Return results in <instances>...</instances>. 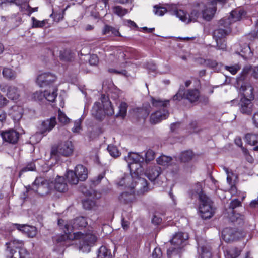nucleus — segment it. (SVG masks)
I'll return each mask as SVG.
<instances>
[{"instance_id":"obj_1","label":"nucleus","mask_w":258,"mask_h":258,"mask_svg":"<svg viewBox=\"0 0 258 258\" xmlns=\"http://www.w3.org/2000/svg\"><path fill=\"white\" fill-rule=\"evenodd\" d=\"M138 165L139 167H136L133 174H124L117 182L118 186H124L125 189L131 190V193L124 192L119 196L118 199L121 203L130 204L135 200V193L138 195H143L150 190L147 180L139 177V174L141 175L142 171L140 164Z\"/></svg>"},{"instance_id":"obj_2","label":"nucleus","mask_w":258,"mask_h":258,"mask_svg":"<svg viewBox=\"0 0 258 258\" xmlns=\"http://www.w3.org/2000/svg\"><path fill=\"white\" fill-rule=\"evenodd\" d=\"M59 192H64L67 190V185L65 179L62 176H57L55 182L46 179L42 177H37L31 186L27 187V192L30 193L31 191L43 196L48 194L52 188Z\"/></svg>"},{"instance_id":"obj_3","label":"nucleus","mask_w":258,"mask_h":258,"mask_svg":"<svg viewBox=\"0 0 258 258\" xmlns=\"http://www.w3.org/2000/svg\"><path fill=\"white\" fill-rule=\"evenodd\" d=\"M253 88L249 85H242L239 89L240 93L242 94L240 101L233 100L231 101L232 105L238 104L239 111L245 115H250L252 113L254 105L251 100L254 98Z\"/></svg>"},{"instance_id":"obj_4","label":"nucleus","mask_w":258,"mask_h":258,"mask_svg":"<svg viewBox=\"0 0 258 258\" xmlns=\"http://www.w3.org/2000/svg\"><path fill=\"white\" fill-rule=\"evenodd\" d=\"M101 99V102H96L91 110L92 115L98 120H101L105 115L114 114V109L111 102L108 100V97L102 94Z\"/></svg>"},{"instance_id":"obj_5","label":"nucleus","mask_w":258,"mask_h":258,"mask_svg":"<svg viewBox=\"0 0 258 258\" xmlns=\"http://www.w3.org/2000/svg\"><path fill=\"white\" fill-rule=\"evenodd\" d=\"M151 102L153 106L158 110L151 114L150 116L151 123L156 124L168 117L169 113L166 107L169 103V100H162L159 99H155L152 97Z\"/></svg>"},{"instance_id":"obj_6","label":"nucleus","mask_w":258,"mask_h":258,"mask_svg":"<svg viewBox=\"0 0 258 258\" xmlns=\"http://www.w3.org/2000/svg\"><path fill=\"white\" fill-rule=\"evenodd\" d=\"M188 238L187 233L178 232L176 233L170 240L171 246L167 251L169 258H180L179 253L183 243Z\"/></svg>"},{"instance_id":"obj_7","label":"nucleus","mask_w":258,"mask_h":258,"mask_svg":"<svg viewBox=\"0 0 258 258\" xmlns=\"http://www.w3.org/2000/svg\"><path fill=\"white\" fill-rule=\"evenodd\" d=\"M74 238L79 239V248L84 252H89L91 247L94 245L97 241V237L91 230L85 233L77 232L74 233Z\"/></svg>"},{"instance_id":"obj_8","label":"nucleus","mask_w":258,"mask_h":258,"mask_svg":"<svg viewBox=\"0 0 258 258\" xmlns=\"http://www.w3.org/2000/svg\"><path fill=\"white\" fill-rule=\"evenodd\" d=\"M58 225L66 233H71L75 230L85 227L87 225V222L85 217L80 216L66 222L62 219H59Z\"/></svg>"},{"instance_id":"obj_9","label":"nucleus","mask_w":258,"mask_h":258,"mask_svg":"<svg viewBox=\"0 0 258 258\" xmlns=\"http://www.w3.org/2000/svg\"><path fill=\"white\" fill-rule=\"evenodd\" d=\"M199 197L200 201L199 211L201 217L205 219L210 218L215 213L213 202L203 192L199 193Z\"/></svg>"},{"instance_id":"obj_10","label":"nucleus","mask_w":258,"mask_h":258,"mask_svg":"<svg viewBox=\"0 0 258 258\" xmlns=\"http://www.w3.org/2000/svg\"><path fill=\"white\" fill-rule=\"evenodd\" d=\"M73 150L74 148L72 142L66 141L60 144L57 147L53 148L51 151V155L68 157L72 154Z\"/></svg>"},{"instance_id":"obj_11","label":"nucleus","mask_w":258,"mask_h":258,"mask_svg":"<svg viewBox=\"0 0 258 258\" xmlns=\"http://www.w3.org/2000/svg\"><path fill=\"white\" fill-rule=\"evenodd\" d=\"M227 35V31L223 28L216 29L213 32V38L217 43V48L225 50L226 48L225 37Z\"/></svg>"},{"instance_id":"obj_12","label":"nucleus","mask_w":258,"mask_h":258,"mask_svg":"<svg viewBox=\"0 0 258 258\" xmlns=\"http://www.w3.org/2000/svg\"><path fill=\"white\" fill-rule=\"evenodd\" d=\"M244 13L243 11H232L230 13L231 18L221 19L219 22V26H223L225 28H228L232 22L240 20Z\"/></svg>"},{"instance_id":"obj_13","label":"nucleus","mask_w":258,"mask_h":258,"mask_svg":"<svg viewBox=\"0 0 258 258\" xmlns=\"http://www.w3.org/2000/svg\"><path fill=\"white\" fill-rule=\"evenodd\" d=\"M223 239L226 242H230L239 239L241 234L237 231L231 228H226L222 231Z\"/></svg>"},{"instance_id":"obj_14","label":"nucleus","mask_w":258,"mask_h":258,"mask_svg":"<svg viewBox=\"0 0 258 258\" xmlns=\"http://www.w3.org/2000/svg\"><path fill=\"white\" fill-rule=\"evenodd\" d=\"M56 80V77L50 73H44L39 75L36 82L38 85L43 87L49 85Z\"/></svg>"},{"instance_id":"obj_15","label":"nucleus","mask_w":258,"mask_h":258,"mask_svg":"<svg viewBox=\"0 0 258 258\" xmlns=\"http://www.w3.org/2000/svg\"><path fill=\"white\" fill-rule=\"evenodd\" d=\"M13 226L15 227L19 231L25 233L28 237L33 238L37 234V228L27 224H13Z\"/></svg>"},{"instance_id":"obj_16","label":"nucleus","mask_w":258,"mask_h":258,"mask_svg":"<svg viewBox=\"0 0 258 258\" xmlns=\"http://www.w3.org/2000/svg\"><path fill=\"white\" fill-rule=\"evenodd\" d=\"M197 9H194L190 14L187 16L186 13L183 11H180L177 13L179 16V19L185 23H189L191 22H195L200 16V13L198 8Z\"/></svg>"},{"instance_id":"obj_17","label":"nucleus","mask_w":258,"mask_h":258,"mask_svg":"<svg viewBox=\"0 0 258 258\" xmlns=\"http://www.w3.org/2000/svg\"><path fill=\"white\" fill-rule=\"evenodd\" d=\"M90 198H88L83 201V206L87 210L93 209L96 206V202L93 199H98L101 197V194L96 191H92L89 193Z\"/></svg>"},{"instance_id":"obj_18","label":"nucleus","mask_w":258,"mask_h":258,"mask_svg":"<svg viewBox=\"0 0 258 258\" xmlns=\"http://www.w3.org/2000/svg\"><path fill=\"white\" fill-rule=\"evenodd\" d=\"M18 132L14 130H9L3 132L1 136L3 140L11 144H15L19 139Z\"/></svg>"},{"instance_id":"obj_19","label":"nucleus","mask_w":258,"mask_h":258,"mask_svg":"<svg viewBox=\"0 0 258 258\" xmlns=\"http://www.w3.org/2000/svg\"><path fill=\"white\" fill-rule=\"evenodd\" d=\"M124 160L128 163V166L130 169L131 174H133L132 171H133V165L134 164H137L141 160H143V157H141L139 154L135 152L128 153L127 156L124 157Z\"/></svg>"},{"instance_id":"obj_20","label":"nucleus","mask_w":258,"mask_h":258,"mask_svg":"<svg viewBox=\"0 0 258 258\" xmlns=\"http://www.w3.org/2000/svg\"><path fill=\"white\" fill-rule=\"evenodd\" d=\"M161 168L158 166H150L144 173L145 176L151 181H154L161 174Z\"/></svg>"},{"instance_id":"obj_21","label":"nucleus","mask_w":258,"mask_h":258,"mask_svg":"<svg viewBox=\"0 0 258 258\" xmlns=\"http://www.w3.org/2000/svg\"><path fill=\"white\" fill-rule=\"evenodd\" d=\"M56 124V118L53 117L43 121L40 127V133L45 134L52 130Z\"/></svg>"},{"instance_id":"obj_22","label":"nucleus","mask_w":258,"mask_h":258,"mask_svg":"<svg viewBox=\"0 0 258 258\" xmlns=\"http://www.w3.org/2000/svg\"><path fill=\"white\" fill-rule=\"evenodd\" d=\"M6 245L7 246L6 250H7V251L12 255L13 250H15V249H18L19 250L21 248H23L24 241L22 240L14 239L6 243Z\"/></svg>"},{"instance_id":"obj_23","label":"nucleus","mask_w":258,"mask_h":258,"mask_svg":"<svg viewBox=\"0 0 258 258\" xmlns=\"http://www.w3.org/2000/svg\"><path fill=\"white\" fill-rule=\"evenodd\" d=\"M75 172L77 175L79 180L83 181H85L87 178V169L82 165L79 164L76 166Z\"/></svg>"},{"instance_id":"obj_24","label":"nucleus","mask_w":258,"mask_h":258,"mask_svg":"<svg viewBox=\"0 0 258 258\" xmlns=\"http://www.w3.org/2000/svg\"><path fill=\"white\" fill-rule=\"evenodd\" d=\"M200 97V93L198 89H189L185 91V99L190 102L197 101Z\"/></svg>"},{"instance_id":"obj_25","label":"nucleus","mask_w":258,"mask_h":258,"mask_svg":"<svg viewBox=\"0 0 258 258\" xmlns=\"http://www.w3.org/2000/svg\"><path fill=\"white\" fill-rule=\"evenodd\" d=\"M7 95L9 99L16 100L20 97V91L15 86H9L7 89Z\"/></svg>"},{"instance_id":"obj_26","label":"nucleus","mask_w":258,"mask_h":258,"mask_svg":"<svg viewBox=\"0 0 258 258\" xmlns=\"http://www.w3.org/2000/svg\"><path fill=\"white\" fill-rule=\"evenodd\" d=\"M57 89L55 87L50 88L49 90H45L44 98L48 101L53 102L57 96Z\"/></svg>"},{"instance_id":"obj_27","label":"nucleus","mask_w":258,"mask_h":258,"mask_svg":"<svg viewBox=\"0 0 258 258\" xmlns=\"http://www.w3.org/2000/svg\"><path fill=\"white\" fill-rule=\"evenodd\" d=\"M242 250L237 247H231L225 252V258H237L238 257Z\"/></svg>"},{"instance_id":"obj_28","label":"nucleus","mask_w":258,"mask_h":258,"mask_svg":"<svg viewBox=\"0 0 258 258\" xmlns=\"http://www.w3.org/2000/svg\"><path fill=\"white\" fill-rule=\"evenodd\" d=\"M12 117L15 121H19L22 117V109L19 106H13L11 112Z\"/></svg>"},{"instance_id":"obj_29","label":"nucleus","mask_w":258,"mask_h":258,"mask_svg":"<svg viewBox=\"0 0 258 258\" xmlns=\"http://www.w3.org/2000/svg\"><path fill=\"white\" fill-rule=\"evenodd\" d=\"M60 58L65 61H70L74 58V54L69 49H64L60 52Z\"/></svg>"},{"instance_id":"obj_30","label":"nucleus","mask_w":258,"mask_h":258,"mask_svg":"<svg viewBox=\"0 0 258 258\" xmlns=\"http://www.w3.org/2000/svg\"><path fill=\"white\" fill-rule=\"evenodd\" d=\"M2 74L3 77L8 80H14L17 77L16 72L8 68H4Z\"/></svg>"},{"instance_id":"obj_31","label":"nucleus","mask_w":258,"mask_h":258,"mask_svg":"<svg viewBox=\"0 0 258 258\" xmlns=\"http://www.w3.org/2000/svg\"><path fill=\"white\" fill-rule=\"evenodd\" d=\"M110 32H111V33L114 36H121L117 29L108 25H105L102 30L103 34L106 35L109 34Z\"/></svg>"},{"instance_id":"obj_32","label":"nucleus","mask_w":258,"mask_h":258,"mask_svg":"<svg viewBox=\"0 0 258 258\" xmlns=\"http://www.w3.org/2000/svg\"><path fill=\"white\" fill-rule=\"evenodd\" d=\"M245 139L249 144L255 145L258 143V134L248 133L245 135Z\"/></svg>"},{"instance_id":"obj_33","label":"nucleus","mask_w":258,"mask_h":258,"mask_svg":"<svg viewBox=\"0 0 258 258\" xmlns=\"http://www.w3.org/2000/svg\"><path fill=\"white\" fill-rule=\"evenodd\" d=\"M67 178L68 182L72 184H77L79 182V179L75 171L69 170L67 173Z\"/></svg>"},{"instance_id":"obj_34","label":"nucleus","mask_w":258,"mask_h":258,"mask_svg":"<svg viewBox=\"0 0 258 258\" xmlns=\"http://www.w3.org/2000/svg\"><path fill=\"white\" fill-rule=\"evenodd\" d=\"M172 158L169 156L162 155L157 158L156 161L159 165L168 166L171 162Z\"/></svg>"},{"instance_id":"obj_35","label":"nucleus","mask_w":258,"mask_h":258,"mask_svg":"<svg viewBox=\"0 0 258 258\" xmlns=\"http://www.w3.org/2000/svg\"><path fill=\"white\" fill-rule=\"evenodd\" d=\"M98 258H111V253L106 247L102 246L98 250Z\"/></svg>"},{"instance_id":"obj_36","label":"nucleus","mask_w":258,"mask_h":258,"mask_svg":"<svg viewBox=\"0 0 258 258\" xmlns=\"http://www.w3.org/2000/svg\"><path fill=\"white\" fill-rule=\"evenodd\" d=\"M193 156L192 152L190 150H187L181 153L180 159L183 162H187L192 159Z\"/></svg>"},{"instance_id":"obj_37","label":"nucleus","mask_w":258,"mask_h":258,"mask_svg":"<svg viewBox=\"0 0 258 258\" xmlns=\"http://www.w3.org/2000/svg\"><path fill=\"white\" fill-rule=\"evenodd\" d=\"M112 12L119 17H122L127 14L129 11L127 9L122 8L119 6H114L112 8Z\"/></svg>"},{"instance_id":"obj_38","label":"nucleus","mask_w":258,"mask_h":258,"mask_svg":"<svg viewBox=\"0 0 258 258\" xmlns=\"http://www.w3.org/2000/svg\"><path fill=\"white\" fill-rule=\"evenodd\" d=\"M230 219L232 222L240 225L243 223L244 216L239 213H233L230 216Z\"/></svg>"},{"instance_id":"obj_39","label":"nucleus","mask_w":258,"mask_h":258,"mask_svg":"<svg viewBox=\"0 0 258 258\" xmlns=\"http://www.w3.org/2000/svg\"><path fill=\"white\" fill-rule=\"evenodd\" d=\"M183 98H185V91L184 87L180 86L177 93L173 97V100L180 101Z\"/></svg>"},{"instance_id":"obj_40","label":"nucleus","mask_w":258,"mask_h":258,"mask_svg":"<svg viewBox=\"0 0 258 258\" xmlns=\"http://www.w3.org/2000/svg\"><path fill=\"white\" fill-rule=\"evenodd\" d=\"M251 69L252 67L250 66L245 67L242 70L240 76L237 78L238 81H243L248 74H251Z\"/></svg>"},{"instance_id":"obj_41","label":"nucleus","mask_w":258,"mask_h":258,"mask_svg":"<svg viewBox=\"0 0 258 258\" xmlns=\"http://www.w3.org/2000/svg\"><path fill=\"white\" fill-rule=\"evenodd\" d=\"M31 19L32 21V26L33 28H42L44 27L47 23L46 20L39 21L35 19L34 17H32Z\"/></svg>"},{"instance_id":"obj_42","label":"nucleus","mask_w":258,"mask_h":258,"mask_svg":"<svg viewBox=\"0 0 258 258\" xmlns=\"http://www.w3.org/2000/svg\"><path fill=\"white\" fill-rule=\"evenodd\" d=\"M107 150L110 155L113 157H116L119 155V152L115 146L109 145L107 148Z\"/></svg>"},{"instance_id":"obj_43","label":"nucleus","mask_w":258,"mask_h":258,"mask_svg":"<svg viewBox=\"0 0 258 258\" xmlns=\"http://www.w3.org/2000/svg\"><path fill=\"white\" fill-rule=\"evenodd\" d=\"M127 107V104L125 102H121L119 105L118 114L123 118L126 116Z\"/></svg>"},{"instance_id":"obj_44","label":"nucleus","mask_w":258,"mask_h":258,"mask_svg":"<svg viewBox=\"0 0 258 258\" xmlns=\"http://www.w3.org/2000/svg\"><path fill=\"white\" fill-rule=\"evenodd\" d=\"M201 63H203L205 66L211 68H215L218 65L216 61L211 59H201Z\"/></svg>"},{"instance_id":"obj_45","label":"nucleus","mask_w":258,"mask_h":258,"mask_svg":"<svg viewBox=\"0 0 258 258\" xmlns=\"http://www.w3.org/2000/svg\"><path fill=\"white\" fill-rule=\"evenodd\" d=\"M225 69L229 71L232 75H235L240 69V66L238 64H235L231 66H225Z\"/></svg>"},{"instance_id":"obj_46","label":"nucleus","mask_w":258,"mask_h":258,"mask_svg":"<svg viewBox=\"0 0 258 258\" xmlns=\"http://www.w3.org/2000/svg\"><path fill=\"white\" fill-rule=\"evenodd\" d=\"M154 8V12L155 14L160 16H163L167 11V8L165 7L155 6Z\"/></svg>"},{"instance_id":"obj_47","label":"nucleus","mask_w":258,"mask_h":258,"mask_svg":"<svg viewBox=\"0 0 258 258\" xmlns=\"http://www.w3.org/2000/svg\"><path fill=\"white\" fill-rule=\"evenodd\" d=\"M202 258H212V254L209 248L206 247H201Z\"/></svg>"},{"instance_id":"obj_48","label":"nucleus","mask_w":258,"mask_h":258,"mask_svg":"<svg viewBox=\"0 0 258 258\" xmlns=\"http://www.w3.org/2000/svg\"><path fill=\"white\" fill-rule=\"evenodd\" d=\"M14 254L19 255V258H29V252L24 248L19 249L18 253H14Z\"/></svg>"},{"instance_id":"obj_49","label":"nucleus","mask_w":258,"mask_h":258,"mask_svg":"<svg viewBox=\"0 0 258 258\" xmlns=\"http://www.w3.org/2000/svg\"><path fill=\"white\" fill-rule=\"evenodd\" d=\"M167 9L169 11L171 12L172 14L176 15L177 17L179 18V16H178L177 13L179 11H182L181 10H178L177 7L174 4L168 5L167 7Z\"/></svg>"},{"instance_id":"obj_50","label":"nucleus","mask_w":258,"mask_h":258,"mask_svg":"<svg viewBox=\"0 0 258 258\" xmlns=\"http://www.w3.org/2000/svg\"><path fill=\"white\" fill-rule=\"evenodd\" d=\"M58 120L60 122L64 124L70 121V119L67 117L66 114L60 110H58Z\"/></svg>"},{"instance_id":"obj_51","label":"nucleus","mask_w":258,"mask_h":258,"mask_svg":"<svg viewBox=\"0 0 258 258\" xmlns=\"http://www.w3.org/2000/svg\"><path fill=\"white\" fill-rule=\"evenodd\" d=\"M155 158V153L152 150H148L145 154V161L149 162L153 160Z\"/></svg>"},{"instance_id":"obj_52","label":"nucleus","mask_w":258,"mask_h":258,"mask_svg":"<svg viewBox=\"0 0 258 258\" xmlns=\"http://www.w3.org/2000/svg\"><path fill=\"white\" fill-rule=\"evenodd\" d=\"M35 100H42L44 98V93L42 91H36L32 95Z\"/></svg>"},{"instance_id":"obj_53","label":"nucleus","mask_w":258,"mask_h":258,"mask_svg":"<svg viewBox=\"0 0 258 258\" xmlns=\"http://www.w3.org/2000/svg\"><path fill=\"white\" fill-rule=\"evenodd\" d=\"M89 64L91 66H96L98 62V58L96 54H92L90 56L89 60Z\"/></svg>"},{"instance_id":"obj_54","label":"nucleus","mask_w":258,"mask_h":258,"mask_svg":"<svg viewBox=\"0 0 258 258\" xmlns=\"http://www.w3.org/2000/svg\"><path fill=\"white\" fill-rule=\"evenodd\" d=\"M108 0H99L96 3V7L99 9L100 8L101 10H103L104 8H105L107 6Z\"/></svg>"},{"instance_id":"obj_55","label":"nucleus","mask_w":258,"mask_h":258,"mask_svg":"<svg viewBox=\"0 0 258 258\" xmlns=\"http://www.w3.org/2000/svg\"><path fill=\"white\" fill-rule=\"evenodd\" d=\"M81 121L80 119L77 120L74 122V126L72 128V131L74 133H78L81 129Z\"/></svg>"},{"instance_id":"obj_56","label":"nucleus","mask_w":258,"mask_h":258,"mask_svg":"<svg viewBox=\"0 0 258 258\" xmlns=\"http://www.w3.org/2000/svg\"><path fill=\"white\" fill-rule=\"evenodd\" d=\"M108 72L110 73H113L116 74L122 75L124 76H127V71L125 70H121L120 71H117L114 69H109Z\"/></svg>"},{"instance_id":"obj_57","label":"nucleus","mask_w":258,"mask_h":258,"mask_svg":"<svg viewBox=\"0 0 258 258\" xmlns=\"http://www.w3.org/2000/svg\"><path fill=\"white\" fill-rule=\"evenodd\" d=\"M35 165L34 163H30L28 164L26 167L23 168L21 172H26L27 171H33L35 169Z\"/></svg>"},{"instance_id":"obj_58","label":"nucleus","mask_w":258,"mask_h":258,"mask_svg":"<svg viewBox=\"0 0 258 258\" xmlns=\"http://www.w3.org/2000/svg\"><path fill=\"white\" fill-rule=\"evenodd\" d=\"M241 204L240 201L237 199H234L231 202L230 207L232 209H234L235 208L240 206Z\"/></svg>"},{"instance_id":"obj_59","label":"nucleus","mask_w":258,"mask_h":258,"mask_svg":"<svg viewBox=\"0 0 258 258\" xmlns=\"http://www.w3.org/2000/svg\"><path fill=\"white\" fill-rule=\"evenodd\" d=\"M241 52L243 54V55H249L251 53V50L249 45H245L244 47L242 48L241 50Z\"/></svg>"},{"instance_id":"obj_60","label":"nucleus","mask_w":258,"mask_h":258,"mask_svg":"<svg viewBox=\"0 0 258 258\" xmlns=\"http://www.w3.org/2000/svg\"><path fill=\"white\" fill-rule=\"evenodd\" d=\"M162 255V253L161 249L160 248H155L153 253L152 257L153 258H160Z\"/></svg>"},{"instance_id":"obj_61","label":"nucleus","mask_w":258,"mask_h":258,"mask_svg":"<svg viewBox=\"0 0 258 258\" xmlns=\"http://www.w3.org/2000/svg\"><path fill=\"white\" fill-rule=\"evenodd\" d=\"M64 232L65 233L64 234L61 235L56 240L57 243H61L63 241H66L67 239L69 238V235L68 234H69L70 233H66L64 231Z\"/></svg>"},{"instance_id":"obj_62","label":"nucleus","mask_w":258,"mask_h":258,"mask_svg":"<svg viewBox=\"0 0 258 258\" xmlns=\"http://www.w3.org/2000/svg\"><path fill=\"white\" fill-rule=\"evenodd\" d=\"M251 76L258 80V67H252Z\"/></svg>"},{"instance_id":"obj_63","label":"nucleus","mask_w":258,"mask_h":258,"mask_svg":"<svg viewBox=\"0 0 258 258\" xmlns=\"http://www.w3.org/2000/svg\"><path fill=\"white\" fill-rule=\"evenodd\" d=\"M252 119L254 125L258 128V111L254 113Z\"/></svg>"},{"instance_id":"obj_64","label":"nucleus","mask_w":258,"mask_h":258,"mask_svg":"<svg viewBox=\"0 0 258 258\" xmlns=\"http://www.w3.org/2000/svg\"><path fill=\"white\" fill-rule=\"evenodd\" d=\"M249 206L251 208H258V197L256 199L251 201L250 203Z\"/></svg>"}]
</instances>
